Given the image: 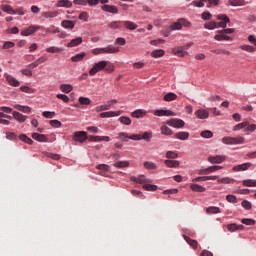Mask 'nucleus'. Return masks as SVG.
<instances>
[{
	"mask_svg": "<svg viewBox=\"0 0 256 256\" xmlns=\"http://www.w3.org/2000/svg\"><path fill=\"white\" fill-rule=\"evenodd\" d=\"M92 53L93 55H101L102 53H108V54L119 53V48L113 45H108L105 48H95L92 50Z\"/></svg>",
	"mask_w": 256,
	"mask_h": 256,
	"instance_id": "1",
	"label": "nucleus"
},
{
	"mask_svg": "<svg viewBox=\"0 0 256 256\" xmlns=\"http://www.w3.org/2000/svg\"><path fill=\"white\" fill-rule=\"evenodd\" d=\"M222 143L224 145H243L245 143V138L243 136L239 137H223L222 138Z\"/></svg>",
	"mask_w": 256,
	"mask_h": 256,
	"instance_id": "2",
	"label": "nucleus"
},
{
	"mask_svg": "<svg viewBox=\"0 0 256 256\" xmlns=\"http://www.w3.org/2000/svg\"><path fill=\"white\" fill-rule=\"evenodd\" d=\"M184 27H191V22L185 20L184 18L178 19L177 22H174L170 25V31H180Z\"/></svg>",
	"mask_w": 256,
	"mask_h": 256,
	"instance_id": "3",
	"label": "nucleus"
},
{
	"mask_svg": "<svg viewBox=\"0 0 256 256\" xmlns=\"http://www.w3.org/2000/svg\"><path fill=\"white\" fill-rule=\"evenodd\" d=\"M107 67V61L103 60L98 63H96L90 70H89V75L93 77L94 75H97L99 71H103Z\"/></svg>",
	"mask_w": 256,
	"mask_h": 256,
	"instance_id": "4",
	"label": "nucleus"
},
{
	"mask_svg": "<svg viewBox=\"0 0 256 256\" xmlns=\"http://www.w3.org/2000/svg\"><path fill=\"white\" fill-rule=\"evenodd\" d=\"M166 124H168L169 127H174L175 129H183V127H185V121L178 118H172L166 121Z\"/></svg>",
	"mask_w": 256,
	"mask_h": 256,
	"instance_id": "5",
	"label": "nucleus"
},
{
	"mask_svg": "<svg viewBox=\"0 0 256 256\" xmlns=\"http://www.w3.org/2000/svg\"><path fill=\"white\" fill-rule=\"evenodd\" d=\"M73 141L76 143H85L87 141V132L85 131H78L74 133Z\"/></svg>",
	"mask_w": 256,
	"mask_h": 256,
	"instance_id": "6",
	"label": "nucleus"
},
{
	"mask_svg": "<svg viewBox=\"0 0 256 256\" xmlns=\"http://www.w3.org/2000/svg\"><path fill=\"white\" fill-rule=\"evenodd\" d=\"M226 160H227V156H225V155H216V156H209L208 157L209 163H212L213 165L221 164Z\"/></svg>",
	"mask_w": 256,
	"mask_h": 256,
	"instance_id": "7",
	"label": "nucleus"
},
{
	"mask_svg": "<svg viewBox=\"0 0 256 256\" xmlns=\"http://www.w3.org/2000/svg\"><path fill=\"white\" fill-rule=\"evenodd\" d=\"M252 166H253V164H251V162H246L243 164H238L236 166H233L232 171H234L235 173H237L239 171H248V169Z\"/></svg>",
	"mask_w": 256,
	"mask_h": 256,
	"instance_id": "8",
	"label": "nucleus"
},
{
	"mask_svg": "<svg viewBox=\"0 0 256 256\" xmlns=\"http://www.w3.org/2000/svg\"><path fill=\"white\" fill-rule=\"evenodd\" d=\"M41 27L39 26H29L27 29L21 31V35L23 37H29V35H33V33L39 31Z\"/></svg>",
	"mask_w": 256,
	"mask_h": 256,
	"instance_id": "9",
	"label": "nucleus"
},
{
	"mask_svg": "<svg viewBox=\"0 0 256 256\" xmlns=\"http://www.w3.org/2000/svg\"><path fill=\"white\" fill-rule=\"evenodd\" d=\"M217 19L221 22L217 24V27H222V29H225L227 27V23H229L230 19L225 14H220L217 16Z\"/></svg>",
	"mask_w": 256,
	"mask_h": 256,
	"instance_id": "10",
	"label": "nucleus"
},
{
	"mask_svg": "<svg viewBox=\"0 0 256 256\" xmlns=\"http://www.w3.org/2000/svg\"><path fill=\"white\" fill-rule=\"evenodd\" d=\"M154 115H156V117H175V112L171 110H156Z\"/></svg>",
	"mask_w": 256,
	"mask_h": 256,
	"instance_id": "11",
	"label": "nucleus"
},
{
	"mask_svg": "<svg viewBox=\"0 0 256 256\" xmlns=\"http://www.w3.org/2000/svg\"><path fill=\"white\" fill-rule=\"evenodd\" d=\"M219 169H223V166H210L204 170H201L199 175H209V173H215V171H219Z\"/></svg>",
	"mask_w": 256,
	"mask_h": 256,
	"instance_id": "12",
	"label": "nucleus"
},
{
	"mask_svg": "<svg viewBox=\"0 0 256 256\" xmlns=\"http://www.w3.org/2000/svg\"><path fill=\"white\" fill-rule=\"evenodd\" d=\"M32 139L35 141H39V143H47L49 141V138H47V135L39 134V133H33Z\"/></svg>",
	"mask_w": 256,
	"mask_h": 256,
	"instance_id": "13",
	"label": "nucleus"
},
{
	"mask_svg": "<svg viewBox=\"0 0 256 256\" xmlns=\"http://www.w3.org/2000/svg\"><path fill=\"white\" fill-rule=\"evenodd\" d=\"M197 119H209V111L205 109H198L195 111Z\"/></svg>",
	"mask_w": 256,
	"mask_h": 256,
	"instance_id": "14",
	"label": "nucleus"
},
{
	"mask_svg": "<svg viewBox=\"0 0 256 256\" xmlns=\"http://www.w3.org/2000/svg\"><path fill=\"white\" fill-rule=\"evenodd\" d=\"M102 11H105L106 13H113V14H117L119 13V9L117 8V6H113V5H103L101 7Z\"/></svg>",
	"mask_w": 256,
	"mask_h": 256,
	"instance_id": "15",
	"label": "nucleus"
},
{
	"mask_svg": "<svg viewBox=\"0 0 256 256\" xmlns=\"http://www.w3.org/2000/svg\"><path fill=\"white\" fill-rule=\"evenodd\" d=\"M4 77L6 81L9 83V85H11L12 87H19V85H21V83H19V81L15 79V77L9 74H5Z\"/></svg>",
	"mask_w": 256,
	"mask_h": 256,
	"instance_id": "16",
	"label": "nucleus"
},
{
	"mask_svg": "<svg viewBox=\"0 0 256 256\" xmlns=\"http://www.w3.org/2000/svg\"><path fill=\"white\" fill-rule=\"evenodd\" d=\"M121 111H109L100 113L101 119L110 118V117H119Z\"/></svg>",
	"mask_w": 256,
	"mask_h": 256,
	"instance_id": "17",
	"label": "nucleus"
},
{
	"mask_svg": "<svg viewBox=\"0 0 256 256\" xmlns=\"http://www.w3.org/2000/svg\"><path fill=\"white\" fill-rule=\"evenodd\" d=\"M172 52L176 55V57H185V55H189V53L184 51L181 46L173 48Z\"/></svg>",
	"mask_w": 256,
	"mask_h": 256,
	"instance_id": "18",
	"label": "nucleus"
},
{
	"mask_svg": "<svg viewBox=\"0 0 256 256\" xmlns=\"http://www.w3.org/2000/svg\"><path fill=\"white\" fill-rule=\"evenodd\" d=\"M164 165H166V167H169L170 169H177V167L181 165V162H179L178 160H165Z\"/></svg>",
	"mask_w": 256,
	"mask_h": 256,
	"instance_id": "19",
	"label": "nucleus"
},
{
	"mask_svg": "<svg viewBox=\"0 0 256 256\" xmlns=\"http://www.w3.org/2000/svg\"><path fill=\"white\" fill-rule=\"evenodd\" d=\"M228 3L231 7H245L247 5L245 0H228Z\"/></svg>",
	"mask_w": 256,
	"mask_h": 256,
	"instance_id": "20",
	"label": "nucleus"
},
{
	"mask_svg": "<svg viewBox=\"0 0 256 256\" xmlns=\"http://www.w3.org/2000/svg\"><path fill=\"white\" fill-rule=\"evenodd\" d=\"M12 115H13L14 119L16 121H18V123H25V121H27V116H25L17 111H14L12 113Z\"/></svg>",
	"mask_w": 256,
	"mask_h": 256,
	"instance_id": "21",
	"label": "nucleus"
},
{
	"mask_svg": "<svg viewBox=\"0 0 256 256\" xmlns=\"http://www.w3.org/2000/svg\"><path fill=\"white\" fill-rule=\"evenodd\" d=\"M131 181H134V183H139L140 185H145V183H151V180L149 179H145V176H140V177H135L132 176L131 177Z\"/></svg>",
	"mask_w": 256,
	"mask_h": 256,
	"instance_id": "22",
	"label": "nucleus"
},
{
	"mask_svg": "<svg viewBox=\"0 0 256 256\" xmlns=\"http://www.w3.org/2000/svg\"><path fill=\"white\" fill-rule=\"evenodd\" d=\"M56 7H65L66 9H70V7H73V2L70 0H59Z\"/></svg>",
	"mask_w": 256,
	"mask_h": 256,
	"instance_id": "23",
	"label": "nucleus"
},
{
	"mask_svg": "<svg viewBox=\"0 0 256 256\" xmlns=\"http://www.w3.org/2000/svg\"><path fill=\"white\" fill-rule=\"evenodd\" d=\"M83 43V38L82 37H77L75 39H72L70 43L67 44V47H77L78 45H81Z\"/></svg>",
	"mask_w": 256,
	"mask_h": 256,
	"instance_id": "24",
	"label": "nucleus"
},
{
	"mask_svg": "<svg viewBox=\"0 0 256 256\" xmlns=\"http://www.w3.org/2000/svg\"><path fill=\"white\" fill-rule=\"evenodd\" d=\"M122 25L130 31H135V29H137V24L132 21H122Z\"/></svg>",
	"mask_w": 256,
	"mask_h": 256,
	"instance_id": "25",
	"label": "nucleus"
},
{
	"mask_svg": "<svg viewBox=\"0 0 256 256\" xmlns=\"http://www.w3.org/2000/svg\"><path fill=\"white\" fill-rule=\"evenodd\" d=\"M174 137L180 141H187V139H189V132H178L174 135Z\"/></svg>",
	"mask_w": 256,
	"mask_h": 256,
	"instance_id": "26",
	"label": "nucleus"
},
{
	"mask_svg": "<svg viewBox=\"0 0 256 256\" xmlns=\"http://www.w3.org/2000/svg\"><path fill=\"white\" fill-rule=\"evenodd\" d=\"M61 26L64 27V29H75V22L71 20H63Z\"/></svg>",
	"mask_w": 256,
	"mask_h": 256,
	"instance_id": "27",
	"label": "nucleus"
},
{
	"mask_svg": "<svg viewBox=\"0 0 256 256\" xmlns=\"http://www.w3.org/2000/svg\"><path fill=\"white\" fill-rule=\"evenodd\" d=\"M206 213L208 215H217V213H221V209L216 206H210V207L206 208Z\"/></svg>",
	"mask_w": 256,
	"mask_h": 256,
	"instance_id": "28",
	"label": "nucleus"
},
{
	"mask_svg": "<svg viewBox=\"0 0 256 256\" xmlns=\"http://www.w3.org/2000/svg\"><path fill=\"white\" fill-rule=\"evenodd\" d=\"M57 15H59L57 11L42 12V17H45V19H55Z\"/></svg>",
	"mask_w": 256,
	"mask_h": 256,
	"instance_id": "29",
	"label": "nucleus"
},
{
	"mask_svg": "<svg viewBox=\"0 0 256 256\" xmlns=\"http://www.w3.org/2000/svg\"><path fill=\"white\" fill-rule=\"evenodd\" d=\"M215 41H232L231 37L223 33L214 36Z\"/></svg>",
	"mask_w": 256,
	"mask_h": 256,
	"instance_id": "30",
	"label": "nucleus"
},
{
	"mask_svg": "<svg viewBox=\"0 0 256 256\" xmlns=\"http://www.w3.org/2000/svg\"><path fill=\"white\" fill-rule=\"evenodd\" d=\"M14 109L21 111V113H31V107H29V106H22L19 104H15Z\"/></svg>",
	"mask_w": 256,
	"mask_h": 256,
	"instance_id": "31",
	"label": "nucleus"
},
{
	"mask_svg": "<svg viewBox=\"0 0 256 256\" xmlns=\"http://www.w3.org/2000/svg\"><path fill=\"white\" fill-rule=\"evenodd\" d=\"M190 189L195 191L196 193H205L206 189L205 187L199 185V184H192L190 185Z\"/></svg>",
	"mask_w": 256,
	"mask_h": 256,
	"instance_id": "32",
	"label": "nucleus"
},
{
	"mask_svg": "<svg viewBox=\"0 0 256 256\" xmlns=\"http://www.w3.org/2000/svg\"><path fill=\"white\" fill-rule=\"evenodd\" d=\"M85 55H87L85 52L76 54L75 56L71 57V61H73V63H79V61H83V59H85Z\"/></svg>",
	"mask_w": 256,
	"mask_h": 256,
	"instance_id": "33",
	"label": "nucleus"
},
{
	"mask_svg": "<svg viewBox=\"0 0 256 256\" xmlns=\"http://www.w3.org/2000/svg\"><path fill=\"white\" fill-rule=\"evenodd\" d=\"M147 113L144 110L138 109L132 112V117L135 119H141V117H145Z\"/></svg>",
	"mask_w": 256,
	"mask_h": 256,
	"instance_id": "34",
	"label": "nucleus"
},
{
	"mask_svg": "<svg viewBox=\"0 0 256 256\" xmlns=\"http://www.w3.org/2000/svg\"><path fill=\"white\" fill-rule=\"evenodd\" d=\"M60 90L62 93H69L70 91H73V85L71 84H61Z\"/></svg>",
	"mask_w": 256,
	"mask_h": 256,
	"instance_id": "35",
	"label": "nucleus"
},
{
	"mask_svg": "<svg viewBox=\"0 0 256 256\" xmlns=\"http://www.w3.org/2000/svg\"><path fill=\"white\" fill-rule=\"evenodd\" d=\"M123 25V21H112L108 24L110 29H119Z\"/></svg>",
	"mask_w": 256,
	"mask_h": 256,
	"instance_id": "36",
	"label": "nucleus"
},
{
	"mask_svg": "<svg viewBox=\"0 0 256 256\" xmlns=\"http://www.w3.org/2000/svg\"><path fill=\"white\" fill-rule=\"evenodd\" d=\"M160 131L162 135H173V130L165 125L161 126Z\"/></svg>",
	"mask_w": 256,
	"mask_h": 256,
	"instance_id": "37",
	"label": "nucleus"
},
{
	"mask_svg": "<svg viewBox=\"0 0 256 256\" xmlns=\"http://www.w3.org/2000/svg\"><path fill=\"white\" fill-rule=\"evenodd\" d=\"M184 240L186 241V243H189L193 249H197V245H198L197 240H193L189 238V236H185V235H184Z\"/></svg>",
	"mask_w": 256,
	"mask_h": 256,
	"instance_id": "38",
	"label": "nucleus"
},
{
	"mask_svg": "<svg viewBox=\"0 0 256 256\" xmlns=\"http://www.w3.org/2000/svg\"><path fill=\"white\" fill-rule=\"evenodd\" d=\"M109 109H111L109 102H107L106 105H100L95 108L97 113H101V111H109Z\"/></svg>",
	"mask_w": 256,
	"mask_h": 256,
	"instance_id": "39",
	"label": "nucleus"
},
{
	"mask_svg": "<svg viewBox=\"0 0 256 256\" xmlns=\"http://www.w3.org/2000/svg\"><path fill=\"white\" fill-rule=\"evenodd\" d=\"M177 99V94L173 92H169L164 96V100L169 102V101H175Z\"/></svg>",
	"mask_w": 256,
	"mask_h": 256,
	"instance_id": "40",
	"label": "nucleus"
},
{
	"mask_svg": "<svg viewBox=\"0 0 256 256\" xmlns=\"http://www.w3.org/2000/svg\"><path fill=\"white\" fill-rule=\"evenodd\" d=\"M151 55H152V57L157 59L159 57H163V55H165V51L163 49L154 50V51H152Z\"/></svg>",
	"mask_w": 256,
	"mask_h": 256,
	"instance_id": "41",
	"label": "nucleus"
},
{
	"mask_svg": "<svg viewBox=\"0 0 256 256\" xmlns=\"http://www.w3.org/2000/svg\"><path fill=\"white\" fill-rule=\"evenodd\" d=\"M114 167H117L118 169L129 167V161H118L114 163Z\"/></svg>",
	"mask_w": 256,
	"mask_h": 256,
	"instance_id": "42",
	"label": "nucleus"
},
{
	"mask_svg": "<svg viewBox=\"0 0 256 256\" xmlns=\"http://www.w3.org/2000/svg\"><path fill=\"white\" fill-rule=\"evenodd\" d=\"M20 141H23L24 143H27L28 145H33V140L25 134H21L19 136Z\"/></svg>",
	"mask_w": 256,
	"mask_h": 256,
	"instance_id": "43",
	"label": "nucleus"
},
{
	"mask_svg": "<svg viewBox=\"0 0 256 256\" xmlns=\"http://www.w3.org/2000/svg\"><path fill=\"white\" fill-rule=\"evenodd\" d=\"M242 183L244 187H256V180L253 179L244 180Z\"/></svg>",
	"mask_w": 256,
	"mask_h": 256,
	"instance_id": "44",
	"label": "nucleus"
},
{
	"mask_svg": "<svg viewBox=\"0 0 256 256\" xmlns=\"http://www.w3.org/2000/svg\"><path fill=\"white\" fill-rule=\"evenodd\" d=\"M200 136L203 137V139H211L213 137V133L211 130H204L200 133Z\"/></svg>",
	"mask_w": 256,
	"mask_h": 256,
	"instance_id": "45",
	"label": "nucleus"
},
{
	"mask_svg": "<svg viewBox=\"0 0 256 256\" xmlns=\"http://www.w3.org/2000/svg\"><path fill=\"white\" fill-rule=\"evenodd\" d=\"M247 125H249L248 121L239 123L233 127V131H240V129H245V127H247Z\"/></svg>",
	"mask_w": 256,
	"mask_h": 256,
	"instance_id": "46",
	"label": "nucleus"
},
{
	"mask_svg": "<svg viewBox=\"0 0 256 256\" xmlns=\"http://www.w3.org/2000/svg\"><path fill=\"white\" fill-rule=\"evenodd\" d=\"M61 51H63V48H59V47H55V46H51L46 49L47 53H61Z\"/></svg>",
	"mask_w": 256,
	"mask_h": 256,
	"instance_id": "47",
	"label": "nucleus"
},
{
	"mask_svg": "<svg viewBox=\"0 0 256 256\" xmlns=\"http://www.w3.org/2000/svg\"><path fill=\"white\" fill-rule=\"evenodd\" d=\"M153 137V133L151 132H144L143 135L141 136V140L143 139L144 141H147L149 143Z\"/></svg>",
	"mask_w": 256,
	"mask_h": 256,
	"instance_id": "48",
	"label": "nucleus"
},
{
	"mask_svg": "<svg viewBox=\"0 0 256 256\" xmlns=\"http://www.w3.org/2000/svg\"><path fill=\"white\" fill-rule=\"evenodd\" d=\"M240 49H242V51H247L248 53H255V47L251 45H242L240 46Z\"/></svg>",
	"mask_w": 256,
	"mask_h": 256,
	"instance_id": "49",
	"label": "nucleus"
},
{
	"mask_svg": "<svg viewBox=\"0 0 256 256\" xmlns=\"http://www.w3.org/2000/svg\"><path fill=\"white\" fill-rule=\"evenodd\" d=\"M243 209H246V211H251L253 205L248 200H243L241 203Z\"/></svg>",
	"mask_w": 256,
	"mask_h": 256,
	"instance_id": "50",
	"label": "nucleus"
},
{
	"mask_svg": "<svg viewBox=\"0 0 256 256\" xmlns=\"http://www.w3.org/2000/svg\"><path fill=\"white\" fill-rule=\"evenodd\" d=\"M120 123H122V125H131V118L127 117V116H121L119 118Z\"/></svg>",
	"mask_w": 256,
	"mask_h": 256,
	"instance_id": "51",
	"label": "nucleus"
},
{
	"mask_svg": "<svg viewBox=\"0 0 256 256\" xmlns=\"http://www.w3.org/2000/svg\"><path fill=\"white\" fill-rule=\"evenodd\" d=\"M143 189H145V191H157V185H152V184H143Z\"/></svg>",
	"mask_w": 256,
	"mask_h": 256,
	"instance_id": "52",
	"label": "nucleus"
},
{
	"mask_svg": "<svg viewBox=\"0 0 256 256\" xmlns=\"http://www.w3.org/2000/svg\"><path fill=\"white\" fill-rule=\"evenodd\" d=\"M104 70L106 71V73H113V71H115V66L111 64V62L107 61Z\"/></svg>",
	"mask_w": 256,
	"mask_h": 256,
	"instance_id": "53",
	"label": "nucleus"
},
{
	"mask_svg": "<svg viewBox=\"0 0 256 256\" xmlns=\"http://www.w3.org/2000/svg\"><path fill=\"white\" fill-rule=\"evenodd\" d=\"M116 139H120V141H127V139H129V134L127 132H120Z\"/></svg>",
	"mask_w": 256,
	"mask_h": 256,
	"instance_id": "54",
	"label": "nucleus"
},
{
	"mask_svg": "<svg viewBox=\"0 0 256 256\" xmlns=\"http://www.w3.org/2000/svg\"><path fill=\"white\" fill-rule=\"evenodd\" d=\"M80 105H91V99L87 98V97H80L78 99Z\"/></svg>",
	"mask_w": 256,
	"mask_h": 256,
	"instance_id": "55",
	"label": "nucleus"
},
{
	"mask_svg": "<svg viewBox=\"0 0 256 256\" xmlns=\"http://www.w3.org/2000/svg\"><path fill=\"white\" fill-rule=\"evenodd\" d=\"M2 9L3 11H5V13H9L10 15H15V10L9 5L2 6Z\"/></svg>",
	"mask_w": 256,
	"mask_h": 256,
	"instance_id": "56",
	"label": "nucleus"
},
{
	"mask_svg": "<svg viewBox=\"0 0 256 256\" xmlns=\"http://www.w3.org/2000/svg\"><path fill=\"white\" fill-rule=\"evenodd\" d=\"M217 33H222L224 35H231V33H235V29L234 28H226L223 30H218Z\"/></svg>",
	"mask_w": 256,
	"mask_h": 256,
	"instance_id": "57",
	"label": "nucleus"
},
{
	"mask_svg": "<svg viewBox=\"0 0 256 256\" xmlns=\"http://www.w3.org/2000/svg\"><path fill=\"white\" fill-rule=\"evenodd\" d=\"M241 223H243V225H255L256 221L251 218H244L241 220Z\"/></svg>",
	"mask_w": 256,
	"mask_h": 256,
	"instance_id": "58",
	"label": "nucleus"
},
{
	"mask_svg": "<svg viewBox=\"0 0 256 256\" xmlns=\"http://www.w3.org/2000/svg\"><path fill=\"white\" fill-rule=\"evenodd\" d=\"M177 157H179V155L174 151L166 152V158L167 159H177Z\"/></svg>",
	"mask_w": 256,
	"mask_h": 256,
	"instance_id": "59",
	"label": "nucleus"
},
{
	"mask_svg": "<svg viewBox=\"0 0 256 256\" xmlns=\"http://www.w3.org/2000/svg\"><path fill=\"white\" fill-rule=\"evenodd\" d=\"M205 29H210V30H213V29H217V23L216 22H208L204 25Z\"/></svg>",
	"mask_w": 256,
	"mask_h": 256,
	"instance_id": "60",
	"label": "nucleus"
},
{
	"mask_svg": "<svg viewBox=\"0 0 256 256\" xmlns=\"http://www.w3.org/2000/svg\"><path fill=\"white\" fill-rule=\"evenodd\" d=\"M145 169H157V165L153 162H144Z\"/></svg>",
	"mask_w": 256,
	"mask_h": 256,
	"instance_id": "61",
	"label": "nucleus"
},
{
	"mask_svg": "<svg viewBox=\"0 0 256 256\" xmlns=\"http://www.w3.org/2000/svg\"><path fill=\"white\" fill-rule=\"evenodd\" d=\"M226 201H228V203H237V196L231 194L227 195Z\"/></svg>",
	"mask_w": 256,
	"mask_h": 256,
	"instance_id": "62",
	"label": "nucleus"
},
{
	"mask_svg": "<svg viewBox=\"0 0 256 256\" xmlns=\"http://www.w3.org/2000/svg\"><path fill=\"white\" fill-rule=\"evenodd\" d=\"M80 21H89V13L81 12L79 15Z\"/></svg>",
	"mask_w": 256,
	"mask_h": 256,
	"instance_id": "63",
	"label": "nucleus"
},
{
	"mask_svg": "<svg viewBox=\"0 0 256 256\" xmlns=\"http://www.w3.org/2000/svg\"><path fill=\"white\" fill-rule=\"evenodd\" d=\"M227 229L228 231H230V233H235V231H237V224L236 223L228 224Z\"/></svg>",
	"mask_w": 256,
	"mask_h": 256,
	"instance_id": "64",
	"label": "nucleus"
}]
</instances>
